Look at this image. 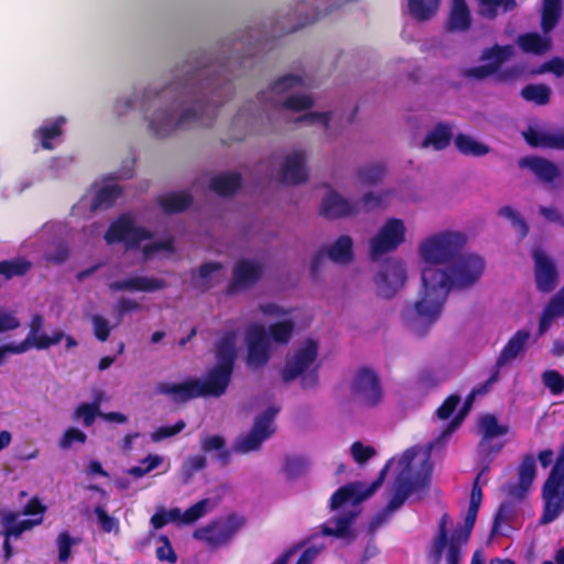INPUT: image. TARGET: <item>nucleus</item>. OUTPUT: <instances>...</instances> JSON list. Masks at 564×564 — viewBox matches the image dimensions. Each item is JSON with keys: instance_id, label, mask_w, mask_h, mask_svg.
Returning <instances> with one entry per match:
<instances>
[{"instance_id": "f257e3e1", "label": "nucleus", "mask_w": 564, "mask_h": 564, "mask_svg": "<svg viewBox=\"0 0 564 564\" xmlns=\"http://www.w3.org/2000/svg\"><path fill=\"white\" fill-rule=\"evenodd\" d=\"M217 107L212 83L198 73L148 85L140 94L143 123L148 133L156 139L169 138L192 122L212 120Z\"/></svg>"}, {"instance_id": "f03ea898", "label": "nucleus", "mask_w": 564, "mask_h": 564, "mask_svg": "<svg viewBox=\"0 0 564 564\" xmlns=\"http://www.w3.org/2000/svg\"><path fill=\"white\" fill-rule=\"evenodd\" d=\"M388 469L397 473L394 492L388 503V510L393 512L410 495L427 486L432 473L430 451L423 447L409 448L400 457L390 459L370 486L352 482L339 488L332 497L330 507L334 510L343 509V512L323 525L325 535L346 538L349 534V527L359 513L358 505L381 486Z\"/></svg>"}, {"instance_id": "7ed1b4c3", "label": "nucleus", "mask_w": 564, "mask_h": 564, "mask_svg": "<svg viewBox=\"0 0 564 564\" xmlns=\"http://www.w3.org/2000/svg\"><path fill=\"white\" fill-rule=\"evenodd\" d=\"M238 332H225L216 344V366L204 378H187L183 381H161L155 392L183 403L199 397H219L225 393L238 352Z\"/></svg>"}, {"instance_id": "20e7f679", "label": "nucleus", "mask_w": 564, "mask_h": 564, "mask_svg": "<svg viewBox=\"0 0 564 564\" xmlns=\"http://www.w3.org/2000/svg\"><path fill=\"white\" fill-rule=\"evenodd\" d=\"M304 80L299 75L289 74L276 79L267 90L258 94L254 100L246 101L232 119L237 128L251 129L269 108H285L302 111L313 106L310 95L302 93Z\"/></svg>"}, {"instance_id": "39448f33", "label": "nucleus", "mask_w": 564, "mask_h": 564, "mask_svg": "<svg viewBox=\"0 0 564 564\" xmlns=\"http://www.w3.org/2000/svg\"><path fill=\"white\" fill-rule=\"evenodd\" d=\"M446 276L442 269L427 268L421 271V289L417 300L404 308L405 325L415 334L423 335L442 314L448 295Z\"/></svg>"}, {"instance_id": "423d86ee", "label": "nucleus", "mask_w": 564, "mask_h": 564, "mask_svg": "<svg viewBox=\"0 0 564 564\" xmlns=\"http://www.w3.org/2000/svg\"><path fill=\"white\" fill-rule=\"evenodd\" d=\"M294 329L295 321L292 317L272 323L268 328L260 323L249 324L245 330L247 365L253 369L263 367L270 360L274 346L290 343Z\"/></svg>"}, {"instance_id": "0eeeda50", "label": "nucleus", "mask_w": 564, "mask_h": 564, "mask_svg": "<svg viewBox=\"0 0 564 564\" xmlns=\"http://www.w3.org/2000/svg\"><path fill=\"white\" fill-rule=\"evenodd\" d=\"M467 242L460 230L444 229L423 236L416 246V257L423 269L448 267Z\"/></svg>"}, {"instance_id": "6e6552de", "label": "nucleus", "mask_w": 564, "mask_h": 564, "mask_svg": "<svg viewBox=\"0 0 564 564\" xmlns=\"http://www.w3.org/2000/svg\"><path fill=\"white\" fill-rule=\"evenodd\" d=\"M318 344L314 339H306L288 358L282 370L285 381L301 378L302 386L306 389L313 388L318 382Z\"/></svg>"}, {"instance_id": "1a4fd4ad", "label": "nucleus", "mask_w": 564, "mask_h": 564, "mask_svg": "<svg viewBox=\"0 0 564 564\" xmlns=\"http://www.w3.org/2000/svg\"><path fill=\"white\" fill-rule=\"evenodd\" d=\"M408 238L405 220L398 217H387L368 239V254L372 261L395 252Z\"/></svg>"}, {"instance_id": "9d476101", "label": "nucleus", "mask_w": 564, "mask_h": 564, "mask_svg": "<svg viewBox=\"0 0 564 564\" xmlns=\"http://www.w3.org/2000/svg\"><path fill=\"white\" fill-rule=\"evenodd\" d=\"M449 518L443 514L438 522V530L432 540L427 552L429 564H441L444 558L445 564H459L463 560V546L467 544L466 532L452 533L447 535V524Z\"/></svg>"}, {"instance_id": "9b49d317", "label": "nucleus", "mask_w": 564, "mask_h": 564, "mask_svg": "<svg viewBox=\"0 0 564 564\" xmlns=\"http://www.w3.org/2000/svg\"><path fill=\"white\" fill-rule=\"evenodd\" d=\"M541 524H549L564 511V452L557 457L542 487Z\"/></svg>"}, {"instance_id": "f8f14e48", "label": "nucleus", "mask_w": 564, "mask_h": 564, "mask_svg": "<svg viewBox=\"0 0 564 564\" xmlns=\"http://www.w3.org/2000/svg\"><path fill=\"white\" fill-rule=\"evenodd\" d=\"M562 14V0H543L541 26L543 35L527 33L518 37L519 47L525 53L541 55L550 51L551 37L547 35L557 24Z\"/></svg>"}, {"instance_id": "ddd939ff", "label": "nucleus", "mask_w": 564, "mask_h": 564, "mask_svg": "<svg viewBox=\"0 0 564 564\" xmlns=\"http://www.w3.org/2000/svg\"><path fill=\"white\" fill-rule=\"evenodd\" d=\"M486 269V262L482 257L476 253H466L457 257L442 269L446 276V286L448 290H466L474 286L482 276Z\"/></svg>"}, {"instance_id": "4468645a", "label": "nucleus", "mask_w": 564, "mask_h": 564, "mask_svg": "<svg viewBox=\"0 0 564 564\" xmlns=\"http://www.w3.org/2000/svg\"><path fill=\"white\" fill-rule=\"evenodd\" d=\"M46 507L43 506L39 499L33 498L28 502L24 507L23 514L32 516L34 518L19 521L20 514L13 511H7L1 514V524L3 527V534L6 535V540L3 543V551L6 555V560L11 556V545L9 543V536H20L24 531L31 530L32 528L39 525L43 521V513L45 512Z\"/></svg>"}, {"instance_id": "2eb2a0df", "label": "nucleus", "mask_w": 564, "mask_h": 564, "mask_svg": "<svg viewBox=\"0 0 564 564\" xmlns=\"http://www.w3.org/2000/svg\"><path fill=\"white\" fill-rule=\"evenodd\" d=\"M275 177L286 185H299L308 180L307 153L303 149H293L272 158Z\"/></svg>"}, {"instance_id": "dca6fc26", "label": "nucleus", "mask_w": 564, "mask_h": 564, "mask_svg": "<svg viewBox=\"0 0 564 564\" xmlns=\"http://www.w3.org/2000/svg\"><path fill=\"white\" fill-rule=\"evenodd\" d=\"M408 281L406 263L399 259H389L373 278L376 292L380 297L391 299L401 291Z\"/></svg>"}, {"instance_id": "f3484780", "label": "nucleus", "mask_w": 564, "mask_h": 564, "mask_svg": "<svg viewBox=\"0 0 564 564\" xmlns=\"http://www.w3.org/2000/svg\"><path fill=\"white\" fill-rule=\"evenodd\" d=\"M104 238L107 245L122 242L127 249H131L149 240L151 234L149 230L137 226L132 215L123 214L110 225Z\"/></svg>"}, {"instance_id": "a211bd4d", "label": "nucleus", "mask_w": 564, "mask_h": 564, "mask_svg": "<svg viewBox=\"0 0 564 564\" xmlns=\"http://www.w3.org/2000/svg\"><path fill=\"white\" fill-rule=\"evenodd\" d=\"M276 410L268 409L262 415L258 416L252 430L237 438L234 445L235 451L241 454H247L259 449L262 443L274 432L273 419Z\"/></svg>"}, {"instance_id": "6ab92c4d", "label": "nucleus", "mask_w": 564, "mask_h": 564, "mask_svg": "<svg viewBox=\"0 0 564 564\" xmlns=\"http://www.w3.org/2000/svg\"><path fill=\"white\" fill-rule=\"evenodd\" d=\"M245 524V520L238 516H229L226 519L199 528L194 532V538L217 546L228 542Z\"/></svg>"}, {"instance_id": "aec40b11", "label": "nucleus", "mask_w": 564, "mask_h": 564, "mask_svg": "<svg viewBox=\"0 0 564 564\" xmlns=\"http://www.w3.org/2000/svg\"><path fill=\"white\" fill-rule=\"evenodd\" d=\"M215 503L210 499H203L193 505L185 512L178 508L165 510L160 508L151 518V524L154 529H161L170 522H181L185 524L193 523L199 518L204 517L208 511L214 508Z\"/></svg>"}, {"instance_id": "412c9836", "label": "nucleus", "mask_w": 564, "mask_h": 564, "mask_svg": "<svg viewBox=\"0 0 564 564\" xmlns=\"http://www.w3.org/2000/svg\"><path fill=\"white\" fill-rule=\"evenodd\" d=\"M318 210L326 218L337 219L357 215L360 207L358 202L350 200L332 187H326Z\"/></svg>"}, {"instance_id": "4be33fe9", "label": "nucleus", "mask_w": 564, "mask_h": 564, "mask_svg": "<svg viewBox=\"0 0 564 564\" xmlns=\"http://www.w3.org/2000/svg\"><path fill=\"white\" fill-rule=\"evenodd\" d=\"M357 400L366 405H376L382 399V390L377 375L367 368L358 370L351 383Z\"/></svg>"}, {"instance_id": "5701e85b", "label": "nucleus", "mask_w": 564, "mask_h": 564, "mask_svg": "<svg viewBox=\"0 0 564 564\" xmlns=\"http://www.w3.org/2000/svg\"><path fill=\"white\" fill-rule=\"evenodd\" d=\"M355 110L344 113L340 109L326 111H311L305 113L301 120L308 126H316L324 129L328 134H334L345 126L354 121Z\"/></svg>"}, {"instance_id": "b1692460", "label": "nucleus", "mask_w": 564, "mask_h": 564, "mask_svg": "<svg viewBox=\"0 0 564 564\" xmlns=\"http://www.w3.org/2000/svg\"><path fill=\"white\" fill-rule=\"evenodd\" d=\"M532 257L538 290L544 293L553 291L558 282V272L554 260L542 249H534Z\"/></svg>"}, {"instance_id": "393cba45", "label": "nucleus", "mask_w": 564, "mask_h": 564, "mask_svg": "<svg viewBox=\"0 0 564 564\" xmlns=\"http://www.w3.org/2000/svg\"><path fill=\"white\" fill-rule=\"evenodd\" d=\"M44 317L40 314H34L29 325V333L25 337L28 343L36 349H47L51 346L57 345L63 340L64 333L62 330H53L51 335L43 333Z\"/></svg>"}, {"instance_id": "a878e982", "label": "nucleus", "mask_w": 564, "mask_h": 564, "mask_svg": "<svg viewBox=\"0 0 564 564\" xmlns=\"http://www.w3.org/2000/svg\"><path fill=\"white\" fill-rule=\"evenodd\" d=\"M518 484L514 486H508L505 490L508 496L514 499H522L530 490L536 477V463L533 455L528 454L523 456L518 468Z\"/></svg>"}, {"instance_id": "bb28decb", "label": "nucleus", "mask_w": 564, "mask_h": 564, "mask_svg": "<svg viewBox=\"0 0 564 564\" xmlns=\"http://www.w3.org/2000/svg\"><path fill=\"white\" fill-rule=\"evenodd\" d=\"M510 431L506 423H500L497 416L487 413L478 420V433L481 436L479 448L484 453L490 452V441L497 437L505 436Z\"/></svg>"}, {"instance_id": "cd10ccee", "label": "nucleus", "mask_w": 564, "mask_h": 564, "mask_svg": "<svg viewBox=\"0 0 564 564\" xmlns=\"http://www.w3.org/2000/svg\"><path fill=\"white\" fill-rule=\"evenodd\" d=\"M165 286L162 279L144 275H133L123 280L113 281L108 284L111 291H139V292H154Z\"/></svg>"}, {"instance_id": "c85d7f7f", "label": "nucleus", "mask_w": 564, "mask_h": 564, "mask_svg": "<svg viewBox=\"0 0 564 564\" xmlns=\"http://www.w3.org/2000/svg\"><path fill=\"white\" fill-rule=\"evenodd\" d=\"M263 271V265L256 259L238 261L232 271V288H248L256 283Z\"/></svg>"}, {"instance_id": "c756f323", "label": "nucleus", "mask_w": 564, "mask_h": 564, "mask_svg": "<svg viewBox=\"0 0 564 564\" xmlns=\"http://www.w3.org/2000/svg\"><path fill=\"white\" fill-rule=\"evenodd\" d=\"M523 137L532 147L564 150V132L560 130L530 128Z\"/></svg>"}, {"instance_id": "7c9ffc66", "label": "nucleus", "mask_w": 564, "mask_h": 564, "mask_svg": "<svg viewBox=\"0 0 564 564\" xmlns=\"http://www.w3.org/2000/svg\"><path fill=\"white\" fill-rule=\"evenodd\" d=\"M227 268L220 262H206L193 273V283L203 290L209 289L226 279Z\"/></svg>"}, {"instance_id": "2f4dec72", "label": "nucleus", "mask_w": 564, "mask_h": 564, "mask_svg": "<svg viewBox=\"0 0 564 564\" xmlns=\"http://www.w3.org/2000/svg\"><path fill=\"white\" fill-rule=\"evenodd\" d=\"M333 262L348 264L354 261V239L348 235L339 236L322 250Z\"/></svg>"}, {"instance_id": "473e14b6", "label": "nucleus", "mask_w": 564, "mask_h": 564, "mask_svg": "<svg viewBox=\"0 0 564 564\" xmlns=\"http://www.w3.org/2000/svg\"><path fill=\"white\" fill-rule=\"evenodd\" d=\"M519 166L530 169L538 178L547 183L560 176V170L557 166L542 158H523L519 161Z\"/></svg>"}, {"instance_id": "72a5a7b5", "label": "nucleus", "mask_w": 564, "mask_h": 564, "mask_svg": "<svg viewBox=\"0 0 564 564\" xmlns=\"http://www.w3.org/2000/svg\"><path fill=\"white\" fill-rule=\"evenodd\" d=\"M531 337L527 329H519L506 344L498 358V366H505L514 360L524 348Z\"/></svg>"}, {"instance_id": "f704fd0d", "label": "nucleus", "mask_w": 564, "mask_h": 564, "mask_svg": "<svg viewBox=\"0 0 564 564\" xmlns=\"http://www.w3.org/2000/svg\"><path fill=\"white\" fill-rule=\"evenodd\" d=\"M471 17L465 0H452V8L446 23L452 32H464L469 29Z\"/></svg>"}, {"instance_id": "c9c22d12", "label": "nucleus", "mask_w": 564, "mask_h": 564, "mask_svg": "<svg viewBox=\"0 0 564 564\" xmlns=\"http://www.w3.org/2000/svg\"><path fill=\"white\" fill-rule=\"evenodd\" d=\"M65 118L58 117L52 121H45L35 132L34 135L40 140L42 148L51 150L54 148V140L62 135V127Z\"/></svg>"}, {"instance_id": "e433bc0d", "label": "nucleus", "mask_w": 564, "mask_h": 564, "mask_svg": "<svg viewBox=\"0 0 564 564\" xmlns=\"http://www.w3.org/2000/svg\"><path fill=\"white\" fill-rule=\"evenodd\" d=\"M121 188L111 181L105 182L95 193L89 203L90 212L99 208H108L120 196Z\"/></svg>"}, {"instance_id": "4c0bfd02", "label": "nucleus", "mask_w": 564, "mask_h": 564, "mask_svg": "<svg viewBox=\"0 0 564 564\" xmlns=\"http://www.w3.org/2000/svg\"><path fill=\"white\" fill-rule=\"evenodd\" d=\"M442 0H408L410 15L419 21L425 22L436 15Z\"/></svg>"}, {"instance_id": "58836bf2", "label": "nucleus", "mask_w": 564, "mask_h": 564, "mask_svg": "<svg viewBox=\"0 0 564 564\" xmlns=\"http://www.w3.org/2000/svg\"><path fill=\"white\" fill-rule=\"evenodd\" d=\"M564 314V286L557 292V294L550 301L543 311V314L539 324L540 335L544 334L554 318L560 317Z\"/></svg>"}, {"instance_id": "ea45409f", "label": "nucleus", "mask_w": 564, "mask_h": 564, "mask_svg": "<svg viewBox=\"0 0 564 564\" xmlns=\"http://www.w3.org/2000/svg\"><path fill=\"white\" fill-rule=\"evenodd\" d=\"M452 135V128L447 124L440 123L427 132L421 147L424 149L432 148L436 151L443 150L449 144Z\"/></svg>"}, {"instance_id": "a19ab883", "label": "nucleus", "mask_w": 564, "mask_h": 564, "mask_svg": "<svg viewBox=\"0 0 564 564\" xmlns=\"http://www.w3.org/2000/svg\"><path fill=\"white\" fill-rule=\"evenodd\" d=\"M454 143L464 155L484 156L490 152V148L486 143L468 134H458Z\"/></svg>"}, {"instance_id": "79ce46f5", "label": "nucleus", "mask_w": 564, "mask_h": 564, "mask_svg": "<svg viewBox=\"0 0 564 564\" xmlns=\"http://www.w3.org/2000/svg\"><path fill=\"white\" fill-rule=\"evenodd\" d=\"M191 196L185 192L166 193L158 198V203L165 213H178L189 206Z\"/></svg>"}, {"instance_id": "37998d69", "label": "nucleus", "mask_w": 564, "mask_h": 564, "mask_svg": "<svg viewBox=\"0 0 564 564\" xmlns=\"http://www.w3.org/2000/svg\"><path fill=\"white\" fill-rule=\"evenodd\" d=\"M209 185L216 193L229 195L240 186V175L237 173H221L213 176Z\"/></svg>"}, {"instance_id": "c03bdc74", "label": "nucleus", "mask_w": 564, "mask_h": 564, "mask_svg": "<svg viewBox=\"0 0 564 564\" xmlns=\"http://www.w3.org/2000/svg\"><path fill=\"white\" fill-rule=\"evenodd\" d=\"M311 465V460L305 456H288L283 465V474L288 479H297L308 473Z\"/></svg>"}, {"instance_id": "a18cd8bd", "label": "nucleus", "mask_w": 564, "mask_h": 564, "mask_svg": "<svg viewBox=\"0 0 564 564\" xmlns=\"http://www.w3.org/2000/svg\"><path fill=\"white\" fill-rule=\"evenodd\" d=\"M384 174V165L381 163H373L359 167L355 173L354 180L358 184L375 185L382 180Z\"/></svg>"}, {"instance_id": "49530a36", "label": "nucleus", "mask_w": 564, "mask_h": 564, "mask_svg": "<svg viewBox=\"0 0 564 564\" xmlns=\"http://www.w3.org/2000/svg\"><path fill=\"white\" fill-rule=\"evenodd\" d=\"M513 55V47L510 45L500 46L495 45L491 48H487L481 54V59L490 64L496 72L502 63L508 61Z\"/></svg>"}, {"instance_id": "de8ad7c7", "label": "nucleus", "mask_w": 564, "mask_h": 564, "mask_svg": "<svg viewBox=\"0 0 564 564\" xmlns=\"http://www.w3.org/2000/svg\"><path fill=\"white\" fill-rule=\"evenodd\" d=\"M141 90L129 95L119 96L112 105V112L117 118L128 116L137 105L140 107Z\"/></svg>"}, {"instance_id": "09e8293b", "label": "nucleus", "mask_w": 564, "mask_h": 564, "mask_svg": "<svg viewBox=\"0 0 564 564\" xmlns=\"http://www.w3.org/2000/svg\"><path fill=\"white\" fill-rule=\"evenodd\" d=\"M31 264L23 259L0 262V274L6 279L22 275L30 269Z\"/></svg>"}, {"instance_id": "8fccbe9b", "label": "nucleus", "mask_w": 564, "mask_h": 564, "mask_svg": "<svg viewBox=\"0 0 564 564\" xmlns=\"http://www.w3.org/2000/svg\"><path fill=\"white\" fill-rule=\"evenodd\" d=\"M480 7V14L494 18L498 9L503 11L511 10L516 7L514 0H478Z\"/></svg>"}, {"instance_id": "3c124183", "label": "nucleus", "mask_w": 564, "mask_h": 564, "mask_svg": "<svg viewBox=\"0 0 564 564\" xmlns=\"http://www.w3.org/2000/svg\"><path fill=\"white\" fill-rule=\"evenodd\" d=\"M174 251L173 239L165 238L143 246L142 252L144 259H151L159 254H170Z\"/></svg>"}, {"instance_id": "603ef678", "label": "nucleus", "mask_w": 564, "mask_h": 564, "mask_svg": "<svg viewBox=\"0 0 564 564\" xmlns=\"http://www.w3.org/2000/svg\"><path fill=\"white\" fill-rule=\"evenodd\" d=\"M551 90L544 85H529L521 91L525 100L534 101L538 105H544L549 101Z\"/></svg>"}, {"instance_id": "864d4df0", "label": "nucleus", "mask_w": 564, "mask_h": 564, "mask_svg": "<svg viewBox=\"0 0 564 564\" xmlns=\"http://www.w3.org/2000/svg\"><path fill=\"white\" fill-rule=\"evenodd\" d=\"M206 466V458L203 455H194L188 457L182 466L181 476L185 484H187L193 475L198 470L204 469Z\"/></svg>"}, {"instance_id": "5fc2aeb1", "label": "nucleus", "mask_w": 564, "mask_h": 564, "mask_svg": "<svg viewBox=\"0 0 564 564\" xmlns=\"http://www.w3.org/2000/svg\"><path fill=\"white\" fill-rule=\"evenodd\" d=\"M390 194L389 191L368 192L362 196L359 205L361 204L368 210L383 207L387 205Z\"/></svg>"}, {"instance_id": "6e6d98bb", "label": "nucleus", "mask_w": 564, "mask_h": 564, "mask_svg": "<svg viewBox=\"0 0 564 564\" xmlns=\"http://www.w3.org/2000/svg\"><path fill=\"white\" fill-rule=\"evenodd\" d=\"M94 513L97 517L98 524L105 532L115 534L119 533L120 525L117 518L109 516L107 511L100 506L94 509Z\"/></svg>"}, {"instance_id": "4d7b16f0", "label": "nucleus", "mask_w": 564, "mask_h": 564, "mask_svg": "<svg viewBox=\"0 0 564 564\" xmlns=\"http://www.w3.org/2000/svg\"><path fill=\"white\" fill-rule=\"evenodd\" d=\"M498 213L501 217L511 221L520 237H524L528 234V225L516 209L510 206H505L501 207Z\"/></svg>"}, {"instance_id": "13d9d810", "label": "nucleus", "mask_w": 564, "mask_h": 564, "mask_svg": "<svg viewBox=\"0 0 564 564\" xmlns=\"http://www.w3.org/2000/svg\"><path fill=\"white\" fill-rule=\"evenodd\" d=\"M542 381L553 394H560L564 391V377L556 370L544 371Z\"/></svg>"}, {"instance_id": "bf43d9fd", "label": "nucleus", "mask_w": 564, "mask_h": 564, "mask_svg": "<svg viewBox=\"0 0 564 564\" xmlns=\"http://www.w3.org/2000/svg\"><path fill=\"white\" fill-rule=\"evenodd\" d=\"M259 312L267 317L272 318H290L292 308L284 307L273 302L261 303L258 307Z\"/></svg>"}, {"instance_id": "052dcab7", "label": "nucleus", "mask_w": 564, "mask_h": 564, "mask_svg": "<svg viewBox=\"0 0 564 564\" xmlns=\"http://www.w3.org/2000/svg\"><path fill=\"white\" fill-rule=\"evenodd\" d=\"M488 467H485L480 470L478 476L476 477L474 481V486L470 494V502L469 508L479 509L481 499H482V492H481V486L487 482V476Z\"/></svg>"}, {"instance_id": "680f3d73", "label": "nucleus", "mask_w": 564, "mask_h": 564, "mask_svg": "<svg viewBox=\"0 0 564 564\" xmlns=\"http://www.w3.org/2000/svg\"><path fill=\"white\" fill-rule=\"evenodd\" d=\"M98 413H101L98 404L83 403L76 409L75 416L82 420L85 426H90Z\"/></svg>"}, {"instance_id": "e2e57ef3", "label": "nucleus", "mask_w": 564, "mask_h": 564, "mask_svg": "<svg viewBox=\"0 0 564 564\" xmlns=\"http://www.w3.org/2000/svg\"><path fill=\"white\" fill-rule=\"evenodd\" d=\"M350 453L356 463L364 464L376 455V449L372 446L362 444L361 442H355L350 447Z\"/></svg>"}, {"instance_id": "0e129e2a", "label": "nucleus", "mask_w": 564, "mask_h": 564, "mask_svg": "<svg viewBox=\"0 0 564 564\" xmlns=\"http://www.w3.org/2000/svg\"><path fill=\"white\" fill-rule=\"evenodd\" d=\"M86 434L78 429L70 427L65 431L62 438L59 440V447L63 449H68L73 446L74 443H85Z\"/></svg>"}, {"instance_id": "69168bd1", "label": "nucleus", "mask_w": 564, "mask_h": 564, "mask_svg": "<svg viewBox=\"0 0 564 564\" xmlns=\"http://www.w3.org/2000/svg\"><path fill=\"white\" fill-rule=\"evenodd\" d=\"M162 463V457L160 456H148L142 462V466H135L129 469V474L134 477H142L149 471L156 468Z\"/></svg>"}, {"instance_id": "338daca9", "label": "nucleus", "mask_w": 564, "mask_h": 564, "mask_svg": "<svg viewBox=\"0 0 564 564\" xmlns=\"http://www.w3.org/2000/svg\"><path fill=\"white\" fill-rule=\"evenodd\" d=\"M93 328L95 336L100 341H106L109 337L111 327L109 321L100 315H94L91 317Z\"/></svg>"}, {"instance_id": "774afa93", "label": "nucleus", "mask_w": 564, "mask_h": 564, "mask_svg": "<svg viewBox=\"0 0 564 564\" xmlns=\"http://www.w3.org/2000/svg\"><path fill=\"white\" fill-rule=\"evenodd\" d=\"M185 427V422L180 420L175 425L173 426H161L156 431H154L151 434V440L153 442H160L163 438L171 437L173 435H176Z\"/></svg>"}]
</instances>
